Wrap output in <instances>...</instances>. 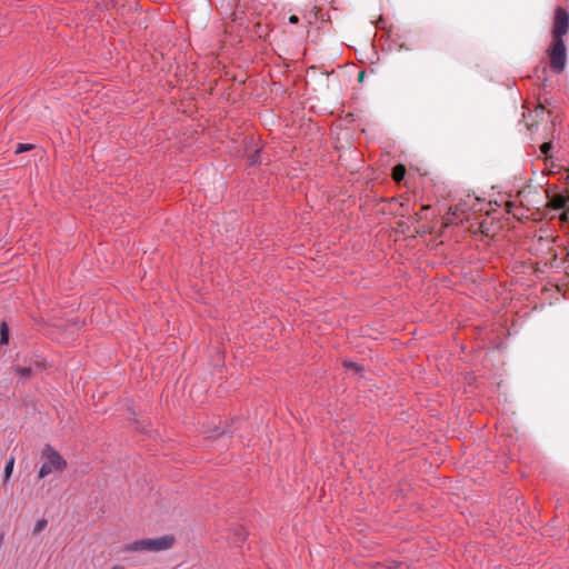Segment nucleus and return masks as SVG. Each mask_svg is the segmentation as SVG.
<instances>
[{
  "mask_svg": "<svg viewBox=\"0 0 569 569\" xmlns=\"http://www.w3.org/2000/svg\"><path fill=\"white\" fill-rule=\"evenodd\" d=\"M569 31V12L562 7H557L551 28V43L546 50L550 69L560 74L567 64V47L563 37Z\"/></svg>",
  "mask_w": 569,
  "mask_h": 569,
  "instance_id": "obj_1",
  "label": "nucleus"
},
{
  "mask_svg": "<svg viewBox=\"0 0 569 569\" xmlns=\"http://www.w3.org/2000/svg\"><path fill=\"white\" fill-rule=\"evenodd\" d=\"M176 537L173 535H164L158 538H147L136 540L123 547V551L137 552V551H163L173 547Z\"/></svg>",
  "mask_w": 569,
  "mask_h": 569,
  "instance_id": "obj_2",
  "label": "nucleus"
},
{
  "mask_svg": "<svg viewBox=\"0 0 569 569\" xmlns=\"http://www.w3.org/2000/svg\"><path fill=\"white\" fill-rule=\"evenodd\" d=\"M44 462L42 463L38 477L46 478L52 471H63L67 468V461L62 456L50 445H46L41 452Z\"/></svg>",
  "mask_w": 569,
  "mask_h": 569,
  "instance_id": "obj_3",
  "label": "nucleus"
},
{
  "mask_svg": "<svg viewBox=\"0 0 569 569\" xmlns=\"http://www.w3.org/2000/svg\"><path fill=\"white\" fill-rule=\"evenodd\" d=\"M549 206L555 210L566 209L569 203V193L548 194Z\"/></svg>",
  "mask_w": 569,
  "mask_h": 569,
  "instance_id": "obj_4",
  "label": "nucleus"
},
{
  "mask_svg": "<svg viewBox=\"0 0 569 569\" xmlns=\"http://www.w3.org/2000/svg\"><path fill=\"white\" fill-rule=\"evenodd\" d=\"M406 172H407L406 166L399 163L393 167L391 177L396 182L399 183L400 181H402L405 179Z\"/></svg>",
  "mask_w": 569,
  "mask_h": 569,
  "instance_id": "obj_5",
  "label": "nucleus"
},
{
  "mask_svg": "<svg viewBox=\"0 0 569 569\" xmlns=\"http://www.w3.org/2000/svg\"><path fill=\"white\" fill-rule=\"evenodd\" d=\"M14 457H10V459L7 461L6 463V467H4V479H3V482L6 483L11 475H12V471H13V466H14Z\"/></svg>",
  "mask_w": 569,
  "mask_h": 569,
  "instance_id": "obj_6",
  "label": "nucleus"
},
{
  "mask_svg": "<svg viewBox=\"0 0 569 569\" xmlns=\"http://www.w3.org/2000/svg\"><path fill=\"white\" fill-rule=\"evenodd\" d=\"M9 341V329L6 322L1 323L0 327V343L7 345Z\"/></svg>",
  "mask_w": 569,
  "mask_h": 569,
  "instance_id": "obj_7",
  "label": "nucleus"
},
{
  "mask_svg": "<svg viewBox=\"0 0 569 569\" xmlns=\"http://www.w3.org/2000/svg\"><path fill=\"white\" fill-rule=\"evenodd\" d=\"M14 370L23 379L29 378L32 372V369L30 367H17Z\"/></svg>",
  "mask_w": 569,
  "mask_h": 569,
  "instance_id": "obj_8",
  "label": "nucleus"
},
{
  "mask_svg": "<svg viewBox=\"0 0 569 569\" xmlns=\"http://www.w3.org/2000/svg\"><path fill=\"white\" fill-rule=\"evenodd\" d=\"M33 148H34V146L30 144V143H18L16 147L14 153L19 154L22 152H27V151L32 150Z\"/></svg>",
  "mask_w": 569,
  "mask_h": 569,
  "instance_id": "obj_9",
  "label": "nucleus"
},
{
  "mask_svg": "<svg viewBox=\"0 0 569 569\" xmlns=\"http://www.w3.org/2000/svg\"><path fill=\"white\" fill-rule=\"evenodd\" d=\"M47 525H48L47 519L43 518V519L38 520L33 527V533L37 535V533L41 532L42 530L46 529Z\"/></svg>",
  "mask_w": 569,
  "mask_h": 569,
  "instance_id": "obj_10",
  "label": "nucleus"
},
{
  "mask_svg": "<svg viewBox=\"0 0 569 569\" xmlns=\"http://www.w3.org/2000/svg\"><path fill=\"white\" fill-rule=\"evenodd\" d=\"M430 208H431V207H430L429 204L422 206V207H421V209H420V211L416 213V217H415L416 221H420V220L426 219V218H427L426 212H427L428 210H430Z\"/></svg>",
  "mask_w": 569,
  "mask_h": 569,
  "instance_id": "obj_11",
  "label": "nucleus"
},
{
  "mask_svg": "<svg viewBox=\"0 0 569 569\" xmlns=\"http://www.w3.org/2000/svg\"><path fill=\"white\" fill-rule=\"evenodd\" d=\"M343 367L347 369H352L357 372L362 370L361 366H359L358 363L352 362V361H343Z\"/></svg>",
  "mask_w": 569,
  "mask_h": 569,
  "instance_id": "obj_12",
  "label": "nucleus"
},
{
  "mask_svg": "<svg viewBox=\"0 0 569 569\" xmlns=\"http://www.w3.org/2000/svg\"><path fill=\"white\" fill-rule=\"evenodd\" d=\"M261 162V159H260V151L257 150L254 151L250 157H249V163L250 164H257V163H260Z\"/></svg>",
  "mask_w": 569,
  "mask_h": 569,
  "instance_id": "obj_13",
  "label": "nucleus"
},
{
  "mask_svg": "<svg viewBox=\"0 0 569 569\" xmlns=\"http://www.w3.org/2000/svg\"><path fill=\"white\" fill-rule=\"evenodd\" d=\"M552 149V142L548 141V142H543L541 146H540V152L545 156H548L550 150Z\"/></svg>",
  "mask_w": 569,
  "mask_h": 569,
  "instance_id": "obj_14",
  "label": "nucleus"
},
{
  "mask_svg": "<svg viewBox=\"0 0 569 569\" xmlns=\"http://www.w3.org/2000/svg\"><path fill=\"white\" fill-rule=\"evenodd\" d=\"M535 113V117L536 118H543L545 113H546V109L542 104H540L539 107H537L533 111Z\"/></svg>",
  "mask_w": 569,
  "mask_h": 569,
  "instance_id": "obj_15",
  "label": "nucleus"
},
{
  "mask_svg": "<svg viewBox=\"0 0 569 569\" xmlns=\"http://www.w3.org/2000/svg\"><path fill=\"white\" fill-rule=\"evenodd\" d=\"M226 433H227V430L226 429H221L219 427L216 428V430H214V436H217V437L223 436Z\"/></svg>",
  "mask_w": 569,
  "mask_h": 569,
  "instance_id": "obj_16",
  "label": "nucleus"
},
{
  "mask_svg": "<svg viewBox=\"0 0 569 569\" xmlns=\"http://www.w3.org/2000/svg\"><path fill=\"white\" fill-rule=\"evenodd\" d=\"M289 22L292 24H297L299 22V18L295 14L289 17Z\"/></svg>",
  "mask_w": 569,
  "mask_h": 569,
  "instance_id": "obj_17",
  "label": "nucleus"
},
{
  "mask_svg": "<svg viewBox=\"0 0 569 569\" xmlns=\"http://www.w3.org/2000/svg\"><path fill=\"white\" fill-rule=\"evenodd\" d=\"M527 127H528V129H529V130H532L535 127H538V123H537V122H535V121H532V122H528V123H527Z\"/></svg>",
  "mask_w": 569,
  "mask_h": 569,
  "instance_id": "obj_18",
  "label": "nucleus"
},
{
  "mask_svg": "<svg viewBox=\"0 0 569 569\" xmlns=\"http://www.w3.org/2000/svg\"><path fill=\"white\" fill-rule=\"evenodd\" d=\"M111 569H126L122 565H114Z\"/></svg>",
  "mask_w": 569,
  "mask_h": 569,
  "instance_id": "obj_19",
  "label": "nucleus"
},
{
  "mask_svg": "<svg viewBox=\"0 0 569 569\" xmlns=\"http://www.w3.org/2000/svg\"><path fill=\"white\" fill-rule=\"evenodd\" d=\"M363 76H365V72H363V71H360V72H359V76H358V78H359V81H362V79H363Z\"/></svg>",
  "mask_w": 569,
  "mask_h": 569,
  "instance_id": "obj_20",
  "label": "nucleus"
}]
</instances>
